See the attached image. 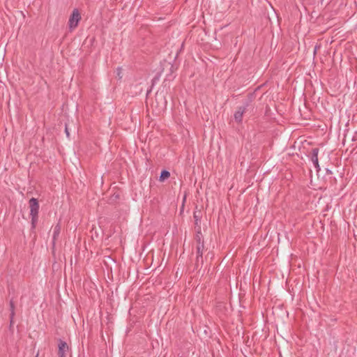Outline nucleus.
Returning a JSON list of instances; mask_svg holds the SVG:
<instances>
[{
    "label": "nucleus",
    "mask_w": 357,
    "mask_h": 357,
    "mask_svg": "<svg viewBox=\"0 0 357 357\" xmlns=\"http://www.w3.org/2000/svg\"><path fill=\"white\" fill-rule=\"evenodd\" d=\"M10 325H12L13 323V318L15 316V305H14V303L13 301L10 302Z\"/></svg>",
    "instance_id": "nucleus-8"
},
{
    "label": "nucleus",
    "mask_w": 357,
    "mask_h": 357,
    "mask_svg": "<svg viewBox=\"0 0 357 357\" xmlns=\"http://www.w3.org/2000/svg\"><path fill=\"white\" fill-rule=\"evenodd\" d=\"M195 240H196V242H197V245H199L200 243L202 244H204V238H203L202 234L199 231H198L197 234H196Z\"/></svg>",
    "instance_id": "nucleus-9"
},
{
    "label": "nucleus",
    "mask_w": 357,
    "mask_h": 357,
    "mask_svg": "<svg viewBox=\"0 0 357 357\" xmlns=\"http://www.w3.org/2000/svg\"><path fill=\"white\" fill-rule=\"evenodd\" d=\"M170 176V173L167 170H163L160 176V180L161 181H164L165 179L169 178Z\"/></svg>",
    "instance_id": "nucleus-10"
},
{
    "label": "nucleus",
    "mask_w": 357,
    "mask_h": 357,
    "mask_svg": "<svg viewBox=\"0 0 357 357\" xmlns=\"http://www.w3.org/2000/svg\"><path fill=\"white\" fill-rule=\"evenodd\" d=\"M318 153H319V149L315 148L313 149L312 151V157L311 160L314 166V167L317 169V171H319V161H318Z\"/></svg>",
    "instance_id": "nucleus-5"
},
{
    "label": "nucleus",
    "mask_w": 357,
    "mask_h": 357,
    "mask_svg": "<svg viewBox=\"0 0 357 357\" xmlns=\"http://www.w3.org/2000/svg\"><path fill=\"white\" fill-rule=\"evenodd\" d=\"M65 132H66V134L67 137H69L70 133H69V131H68L67 126H66Z\"/></svg>",
    "instance_id": "nucleus-12"
},
{
    "label": "nucleus",
    "mask_w": 357,
    "mask_h": 357,
    "mask_svg": "<svg viewBox=\"0 0 357 357\" xmlns=\"http://www.w3.org/2000/svg\"><path fill=\"white\" fill-rule=\"evenodd\" d=\"M201 264V258L199 257V264Z\"/></svg>",
    "instance_id": "nucleus-13"
},
{
    "label": "nucleus",
    "mask_w": 357,
    "mask_h": 357,
    "mask_svg": "<svg viewBox=\"0 0 357 357\" xmlns=\"http://www.w3.org/2000/svg\"><path fill=\"white\" fill-rule=\"evenodd\" d=\"M60 231H61V225L59 224H57L54 227V231H53V244L55 243V241L57 238V237L59 236V235L60 234Z\"/></svg>",
    "instance_id": "nucleus-7"
},
{
    "label": "nucleus",
    "mask_w": 357,
    "mask_h": 357,
    "mask_svg": "<svg viewBox=\"0 0 357 357\" xmlns=\"http://www.w3.org/2000/svg\"><path fill=\"white\" fill-rule=\"evenodd\" d=\"M29 206L32 227L35 228L38 222V215L39 211V204L38 200L36 198H31L29 200Z\"/></svg>",
    "instance_id": "nucleus-1"
},
{
    "label": "nucleus",
    "mask_w": 357,
    "mask_h": 357,
    "mask_svg": "<svg viewBox=\"0 0 357 357\" xmlns=\"http://www.w3.org/2000/svg\"><path fill=\"white\" fill-rule=\"evenodd\" d=\"M204 244H202L200 243L199 245H197L196 246V254H197V257H196V264L197 265H199V257L201 258V264H203V252H204Z\"/></svg>",
    "instance_id": "nucleus-4"
},
{
    "label": "nucleus",
    "mask_w": 357,
    "mask_h": 357,
    "mask_svg": "<svg viewBox=\"0 0 357 357\" xmlns=\"http://www.w3.org/2000/svg\"><path fill=\"white\" fill-rule=\"evenodd\" d=\"M69 350L68 345L66 342L59 341V351H58V355L59 357H66V354Z\"/></svg>",
    "instance_id": "nucleus-3"
},
{
    "label": "nucleus",
    "mask_w": 357,
    "mask_h": 357,
    "mask_svg": "<svg viewBox=\"0 0 357 357\" xmlns=\"http://www.w3.org/2000/svg\"><path fill=\"white\" fill-rule=\"evenodd\" d=\"M81 20V15L77 9H74L68 20V26L70 30L75 29Z\"/></svg>",
    "instance_id": "nucleus-2"
},
{
    "label": "nucleus",
    "mask_w": 357,
    "mask_h": 357,
    "mask_svg": "<svg viewBox=\"0 0 357 357\" xmlns=\"http://www.w3.org/2000/svg\"><path fill=\"white\" fill-rule=\"evenodd\" d=\"M245 112V108L240 107L238 111L234 114V119L237 122H241L243 114Z\"/></svg>",
    "instance_id": "nucleus-6"
},
{
    "label": "nucleus",
    "mask_w": 357,
    "mask_h": 357,
    "mask_svg": "<svg viewBox=\"0 0 357 357\" xmlns=\"http://www.w3.org/2000/svg\"><path fill=\"white\" fill-rule=\"evenodd\" d=\"M121 68H117V75L119 77V78H121Z\"/></svg>",
    "instance_id": "nucleus-11"
}]
</instances>
